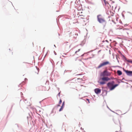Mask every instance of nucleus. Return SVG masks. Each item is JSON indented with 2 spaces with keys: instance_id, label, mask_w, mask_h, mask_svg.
Returning <instances> with one entry per match:
<instances>
[{
  "instance_id": "19",
  "label": "nucleus",
  "mask_w": 132,
  "mask_h": 132,
  "mask_svg": "<svg viewBox=\"0 0 132 132\" xmlns=\"http://www.w3.org/2000/svg\"><path fill=\"white\" fill-rule=\"evenodd\" d=\"M104 42V40H103V41H102V42Z\"/></svg>"
},
{
  "instance_id": "11",
  "label": "nucleus",
  "mask_w": 132,
  "mask_h": 132,
  "mask_svg": "<svg viewBox=\"0 0 132 132\" xmlns=\"http://www.w3.org/2000/svg\"><path fill=\"white\" fill-rule=\"evenodd\" d=\"M63 106H61V108H60L59 110V111H62L63 110Z\"/></svg>"
},
{
  "instance_id": "7",
  "label": "nucleus",
  "mask_w": 132,
  "mask_h": 132,
  "mask_svg": "<svg viewBox=\"0 0 132 132\" xmlns=\"http://www.w3.org/2000/svg\"><path fill=\"white\" fill-rule=\"evenodd\" d=\"M125 72L128 75H132V71H129L128 70H125Z\"/></svg>"
},
{
  "instance_id": "10",
  "label": "nucleus",
  "mask_w": 132,
  "mask_h": 132,
  "mask_svg": "<svg viewBox=\"0 0 132 132\" xmlns=\"http://www.w3.org/2000/svg\"><path fill=\"white\" fill-rule=\"evenodd\" d=\"M125 60L126 61H127V62L132 63V61L130 60H127L126 57L125 58Z\"/></svg>"
},
{
  "instance_id": "12",
  "label": "nucleus",
  "mask_w": 132,
  "mask_h": 132,
  "mask_svg": "<svg viewBox=\"0 0 132 132\" xmlns=\"http://www.w3.org/2000/svg\"><path fill=\"white\" fill-rule=\"evenodd\" d=\"M105 3V5H106L107 4H108L109 3L107 1H106L104 2Z\"/></svg>"
},
{
  "instance_id": "6",
  "label": "nucleus",
  "mask_w": 132,
  "mask_h": 132,
  "mask_svg": "<svg viewBox=\"0 0 132 132\" xmlns=\"http://www.w3.org/2000/svg\"><path fill=\"white\" fill-rule=\"evenodd\" d=\"M39 71V69L36 67H35L34 69V72L36 74H38V73Z\"/></svg>"
},
{
  "instance_id": "9",
  "label": "nucleus",
  "mask_w": 132,
  "mask_h": 132,
  "mask_svg": "<svg viewBox=\"0 0 132 132\" xmlns=\"http://www.w3.org/2000/svg\"><path fill=\"white\" fill-rule=\"evenodd\" d=\"M117 73L119 75H122V72L120 70H118L117 71Z\"/></svg>"
},
{
  "instance_id": "13",
  "label": "nucleus",
  "mask_w": 132,
  "mask_h": 132,
  "mask_svg": "<svg viewBox=\"0 0 132 132\" xmlns=\"http://www.w3.org/2000/svg\"><path fill=\"white\" fill-rule=\"evenodd\" d=\"M62 102V100L61 99H60V101L59 103V104H61V103Z\"/></svg>"
},
{
  "instance_id": "5",
  "label": "nucleus",
  "mask_w": 132,
  "mask_h": 132,
  "mask_svg": "<svg viewBox=\"0 0 132 132\" xmlns=\"http://www.w3.org/2000/svg\"><path fill=\"white\" fill-rule=\"evenodd\" d=\"M39 90L42 91H46L48 90V89H47L46 87H44L43 86H41L39 87Z\"/></svg>"
},
{
  "instance_id": "21",
  "label": "nucleus",
  "mask_w": 132,
  "mask_h": 132,
  "mask_svg": "<svg viewBox=\"0 0 132 132\" xmlns=\"http://www.w3.org/2000/svg\"><path fill=\"white\" fill-rule=\"evenodd\" d=\"M106 1V0H103V1L104 2L105 1Z\"/></svg>"
},
{
  "instance_id": "1",
  "label": "nucleus",
  "mask_w": 132,
  "mask_h": 132,
  "mask_svg": "<svg viewBox=\"0 0 132 132\" xmlns=\"http://www.w3.org/2000/svg\"><path fill=\"white\" fill-rule=\"evenodd\" d=\"M111 75V73L107 70H104L101 73V76L103 77L100 78L99 81H98L99 83L101 85L105 84L106 83L105 81H108L110 80V79L108 77L104 76H110Z\"/></svg>"
},
{
  "instance_id": "16",
  "label": "nucleus",
  "mask_w": 132,
  "mask_h": 132,
  "mask_svg": "<svg viewBox=\"0 0 132 132\" xmlns=\"http://www.w3.org/2000/svg\"><path fill=\"white\" fill-rule=\"evenodd\" d=\"M60 93L59 92V93L58 94V96H60Z\"/></svg>"
},
{
  "instance_id": "2",
  "label": "nucleus",
  "mask_w": 132,
  "mask_h": 132,
  "mask_svg": "<svg viewBox=\"0 0 132 132\" xmlns=\"http://www.w3.org/2000/svg\"><path fill=\"white\" fill-rule=\"evenodd\" d=\"M114 84V81L109 82L107 84V86L110 90H112L114 89L116 87L119 85L118 84Z\"/></svg>"
},
{
  "instance_id": "23",
  "label": "nucleus",
  "mask_w": 132,
  "mask_h": 132,
  "mask_svg": "<svg viewBox=\"0 0 132 132\" xmlns=\"http://www.w3.org/2000/svg\"><path fill=\"white\" fill-rule=\"evenodd\" d=\"M55 55H56V53H55Z\"/></svg>"
},
{
  "instance_id": "8",
  "label": "nucleus",
  "mask_w": 132,
  "mask_h": 132,
  "mask_svg": "<svg viewBox=\"0 0 132 132\" xmlns=\"http://www.w3.org/2000/svg\"><path fill=\"white\" fill-rule=\"evenodd\" d=\"M95 92L96 94H98L101 93V90L99 88H96L95 89Z\"/></svg>"
},
{
  "instance_id": "20",
  "label": "nucleus",
  "mask_w": 132,
  "mask_h": 132,
  "mask_svg": "<svg viewBox=\"0 0 132 132\" xmlns=\"http://www.w3.org/2000/svg\"><path fill=\"white\" fill-rule=\"evenodd\" d=\"M106 41L108 42V41L107 40H106Z\"/></svg>"
},
{
  "instance_id": "22",
  "label": "nucleus",
  "mask_w": 132,
  "mask_h": 132,
  "mask_svg": "<svg viewBox=\"0 0 132 132\" xmlns=\"http://www.w3.org/2000/svg\"><path fill=\"white\" fill-rule=\"evenodd\" d=\"M55 55H56V53H55Z\"/></svg>"
},
{
  "instance_id": "15",
  "label": "nucleus",
  "mask_w": 132,
  "mask_h": 132,
  "mask_svg": "<svg viewBox=\"0 0 132 132\" xmlns=\"http://www.w3.org/2000/svg\"><path fill=\"white\" fill-rule=\"evenodd\" d=\"M64 102H63L62 103V106H63V107H64Z\"/></svg>"
},
{
  "instance_id": "18",
  "label": "nucleus",
  "mask_w": 132,
  "mask_h": 132,
  "mask_svg": "<svg viewBox=\"0 0 132 132\" xmlns=\"http://www.w3.org/2000/svg\"><path fill=\"white\" fill-rule=\"evenodd\" d=\"M58 106H60V105H57Z\"/></svg>"
},
{
  "instance_id": "3",
  "label": "nucleus",
  "mask_w": 132,
  "mask_h": 132,
  "mask_svg": "<svg viewBox=\"0 0 132 132\" xmlns=\"http://www.w3.org/2000/svg\"><path fill=\"white\" fill-rule=\"evenodd\" d=\"M97 18L98 21L101 23L106 24V21L102 15H98L97 16Z\"/></svg>"
},
{
  "instance_id": "14",
  "label": "nucleus",
  "mask_w": 132,
  "mask_h": 132,
  "mask_svg": "<svg viewBox=\"0 0 132 132\" xmlns=\"http://www.w3.org/2000/svg\"><path fill=\"white\" fill-rule=\"evenodd\" d=\"M80 50V49H79L77 51H76V52H75V53H76L77 52H78Z\"/></svg>"
},
{
  "instance_id": "17",
  "label": "nucleus",
  "mask_w": 132,
  "mask_h": 132,
  "mask_svg": "<svg viewBox=\"0 0 132 132\" xmlns=\"http://www.w3.org/2000/svg\"><path fill=\"white\" fill-rule=\"evenodd\" d=\"M86 100H87L88 101L89 103V100L88 99H86Z\"/></svg>"
},
{
  "instance_id": "4",
  "label": "nucleus",
  "mask_w": 132,
  "mask_h": 132,
  "mask_svg": "<svg viewBox=\"0 0 132 132\" xmlns=\"http://www.w3.org/2000/svg\"><path fill=\"white\" fill-rule=\"evenodd\" d=\"M109 64H110V63L109 61H104L101 63L97 67V68L98 69H100L102 67L105 66Z\"/></svg>"
}]
</instances>
